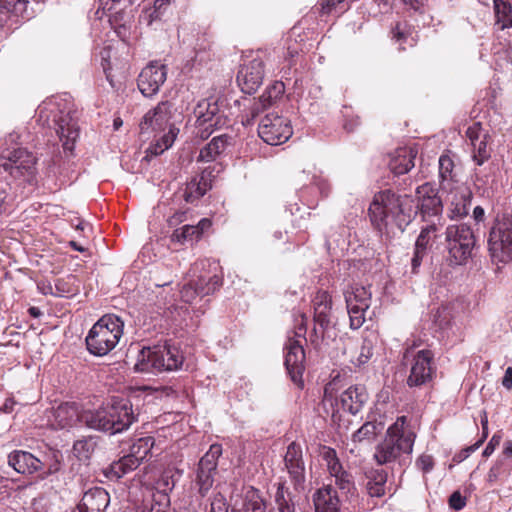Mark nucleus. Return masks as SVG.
<instances>
[{
    "mask_svg": "<svg viewBox=\"0 0 512 512\" xmlns=\"http://www.w3.org/2000/svg\"><path fill=\"white\" fill-rule=\"evenodd\" d=\"M417 205L408 195H397L391 190L376 193L369 206L368 214L375 229L389 233L393 226L403 231L418 211L423 217L438 216L443 206L436 189L429 183L416 190Z\"/></svg>",
    "mask_w": 512,
    "mask_h": 512,
    "instance_id": "nucleus-1",
    "label": "nucleus"
},
{
    "mask_svg": "<svg viewBox=\"0 0 512 512\" xmlns=\"http://www.w3.org/2000/svg\"><path fill=\"white\" fill-rule=\"evenodd\" d=\"M47 425L53 429H65L74 426L78 421L87 427L109 432L120 433L135 421L132 404L128 399L112 398L111 402L96 410L80 413L76 403L63 402L57 407L46 411Z\"/></svg>",
    "mask_w": 512,
    "mask_h": 512,
    "instance_id": "nucleus-2",
    "label": "nucleus"
},
{
    "mask_svg": "<svg viewBox=\"0 0 512 512\" xmlns=\"http://www.w3.org/2000/svg\"><path fill=\"white\" fill-rule=\"evenodd\" d=\"M416 434L407 424V417L400 416L391 425L385 438L376 446L374 458L379 465L399 460L413 451Z\"/></svg>",
    "mask_w": 512,
    "mask_h": 512,
    "instance_id": "nucleus-3",
    "label": "nucleus"
},
{
    "mask_svg": "<svg viewBox=\"0 0 512 512\" xmlns=\"http://www.w3.org/2000/svg\"><path fill=\"white\" fill-rule=\"evenodd\" d=\"M183 361L182 353L175 346L143 347L138 353L134 370L141 373L174 371L181 368Z\"/></svg>",
    "mask_w": 512,
    "mask_h": 512,
    "instance_id": "nucleus-4",
    "label": "nucleus"
},
{
    "mask_svg": "<svg viewBox=\"0 0 512 512\" xmlns=\"http://www.w3.org/2000/svg\"><path fill=\"white\" fill-rule=\"evenodd\" d=\"M123 326V321L116 315L102 316L86 337L88 351L96 356L107 355L119 343L123 335Z\"/></svg>",
    "mask_w": 512,
    "mask_h": 512,
    "instance_id": "nucleus-5",
    "label": "nucleus"
},
{
    "mask_svg": "<svg viewBox=\"0 0 512 512\" xmlns=\"http://www.w3.org/2000/svg\"><path fill=\"white\" fill-rule=\"evenodd\" d=\"M476 237L472 228L465 224H452L445 230V259L450 266L465 265L472 257Z\"/></svg>",
    "mask_w": 512,
    "mask_h": 512,
    "instance_id": "nucleus-6",
    "label": "nucleus"
},
{
    "mask_svg": "<svg viewBox=\"0 0 512 512\" xmlns=\"http://www.w3.org/2000/svg\"><path fill=\"white\" fill-rule=\"evenodd\" d=\"M172 105L169 102H161L155 108L149 110L140 123L142 133L150 131H163L169 127L167 134L161 140L150 146L148 153L157 156L170 148L175 141L178 129L170 124Z\"/></svg>",
    "mask_w": 512,
    "mask_h": 512,
    "instance_id": "nucleus-7",
    "label": "nucleus"
},
{
    "mask_svg": "<svg viewBox=\"0 0 512 512\" xmlns=\"http://www.w3.org/2000/svg\"><path fill=\"white\" fill-rule=\"evenodd\" d=\"M196 134L207 139L215 129L226 124V118L220 114L217 101L213 98L202 99L193 110Z\"/></svg>",
    "mask_w": 512,
    "mask_h": 512,
    "instance_id": "nucleus-8",
    "label": "nucleus"
},
{
    "mask_svg": "<svg viewBox=\"0 0 512 512\" xmlns=\"http://www.w3.org/2000/svg\"><path fill=\"white\" fill-rule=\"evenodd\" d=\"M488 247L490 255L498 262L512 261V220L503 217L491 228Z\"/></svg>",
    "mask_w": 512,
    "mask_h": 512,
    "instance_id": "nucleus-9",
    "label": "nucleus"
},
{
    "mask_svg": "<svg viewBox=\"0 0 512 512\" xmlns=\"http://www.w3.org/2000/svg\"><path fill=\"white\" fill-rule=\"evenodd\" d=\"M265 75L264 57L260 52L245 56L237 73V83L242 92L253 94L261 86Z\"/></svg>",
    "mask_w": 512,
    "mask_h": 512,
    "instance_id": "nucleus-10",
    "label": "nucleus"
},
{
    "mask_svg": "<svg viewBox=\"0 0 512 512\" xmlns=\"http://www.w3.org/2000/svg\"><path fill=\"white\" fill-rule=\"evenodd\" d=\"M301 491L290 490L286 482H279L274 494L276 512H295V499ZM246 512H267L263 499L256 493L248 496L245 504Z\"/></svg>",
    "mask_w": 512,
    "mask_h": 512,
    "instance_id": "nucleus-11",
    "label": "nucleus"
},
{
    "mask_svg": "<svg viewBox=\"0 0 512 512\" xmlns=\"http://www.w3.org/2000/svg\"><path fill=\"white\" fill-rule=\"evenodd\" d=\"M344 297L350 318V327L358 329L365 321V312L371 302V292L366 287L355 284L344 291Z\"/></svg>",
    "mask_w": 512,
    "mask_h": 512,
    "instance_id": "nucleus-12",
    "label": "nucleus"
},
{
    "mask_svg": "<svg viewBox=\"0 0 512 512\" xmlns=\"http://www.w3.org/2000/svg\"><path fill=\"white\" fill-rule=\"evenodd\" d=\"M222 454V446L212 444L205 455L200 459L196 472V485L201 496H205L214 483L217 471L218 458Z\"/></svg>",
    "mask_w": 512,
    "mask_h": 512,
    "instance_id": "nucleus-13",
    "label": "nucleus"
},
{
    "mask_svg": "<svg viewBox=\"0 0 512 512\" xmlns=\"http://www.w3.org/2000/svg\"><path fill=\"white\" fill-rule=\"evenodd\" d=\"M258 134L267 144L280 145L291 137L292 129L285 118L267 114L259 124Z\"/></svg>",
    "mask_w": 512,
    "mask_h": 512,
    "instance_id": "nucleus-14",
    "label": "nucleus"
},
{
    "mask_svg": "<svg viewBox=\"0 0 512 512\" xmlns=\"http://www.w3.org/2000/svg\"><path fill=\"white\" fill-rule=\"evenodd\" d=\"M435 373L433 353L426 349L420 350L416 353L411 363L407 385L411 388L426 385L432 381Z\"/></svg>",
    "mask_w": 512,
    "mask_h": 512,
    "instance_id": "nucleus-15",
    "label": "nucleus"
},
{
    "mask_svg": "<svg viewBox=\"0 0 512 512\" xmlns=\"http://www.w3.org/2000/svg\"><path fill=\"white\" fill-rule=\"evenodd\" d=\"M36 158L26 149H15L7 156L6 162L1 167L14 178L24 177L31 181L35 172Z\"/></svg>",
    "mask_w": 512,
    "mask_h": 512,
    "instance_id": "nucleus-16",
    "label": "nucleus"
},
{
    "mask_svg": "<svg viewBox=\"0 0 512 512\" xmlns=\"http://www.w3.org/2000/svg\"><path fill=\"white\" fill-rule=\"evenodd\" d=\"M166 77V66L160 62L152 61L142 69L138 77V88L144 96L151 97L159 91Z\"/></svg>",
    "mask_w": 512,
    "mask_h": 512,
    "instance_id": "nucleus-17",
    "label": "nucleus"
},
{
    "mask_svg": "<svg viewBox=\"0 0 512 512\" xmlns=\"http://www.w3.org/2000/svg\"><path fill=\"white\" fill-rule=\"evenodd\" d=\"M285 366L291 380L299 387L303 385L305 370V352L302 344L295 339H289L285 346Z\"/></svg>",
    "mask_w": 512,
    "mask_h": 512,
    "instance_id": "nucleus-18",
    "label": "nucleus"
},
{
    "mask_svg": "<svg viewBox=\"0 0 512 512\" xmlns=\"http://www.w3.org/2000/svg\"><path fill=\"white\" fill-rule=\"evenodd\" d=\"M56 124V131L62 143L64 152L69 153V155H73L75 143L80 135V129L75 112L68 111L66 114L61 115L56 120Z\"/></svg>",
    "mask_w": 512,
    "mask_h": 512,
    "instance_id": "nucleus-19",
    "label": "nucleus"
},
{
    "mask_svg": "<svg viewBox=\"0 0 512 512\" xmlns=\"http://www.w3.org/2000/svg\"><path fill=\"white\" fill-rule=\"evenodd\" d=\"M8 464L17 473L31 475L43 469V462L28 451L15 450L8 455Z\"/></svg>",
    "mask_w": 512,
    "mask_h": 512,
    "instance_id": "nucleus-20",
    "label": "nucleus"
},
{
    "mask_svg": "<svg viewBox=\"0 0 512 512\" xmlns=\"http://www.w3.org/2000/svg\"><path fill=\"white\" fill-rule=\"evenodd\" d=\"M332 306L331 297L326 291H319L313 298L314 321L319 326L314 327L316 335H323V329L329 323V314Z\"/></svg>",
    "mask_w": 512,
    "mask_h": 512,
    "instance_id": "nucleus-21",
    "label": "nucleus"
},
{
    "mask_svg": "<svg viewBox=\"0 0 512 512\" xmlns=\"http://www.w3.org/2000/svg\"><path fill=\"white\" fill-rule=\"evenodd\" d=\"M418 150L415 147L398 148L391 157L389 167L396 175L408 173L414 166Z\"/></svg>",
    "mask_w": 512,
    "mask_h": 512,
    "instance_id": "nucleus-22",
    "label": "nucleus"
},
{
    "mask_svg": "<svg viewBox=\"0 0 512 512\" xmlns=\"http://www.w3.org/2000/svg\"><path fill=\"white\" fill-rule=\"evenodd\" d=\"M448 216L451 219L461 218L468 214L471 205L472 192L466 187H458L450 193Z\"/></svg>",
    "mask_w": 512,
    "mask_h": 512,
    "instance_id": "nucleus-23",
    "label": "nucleus"
},
{
    "mask_svg": "<svg viewBox=\"0 0 512 512\" xmlns=\"http://www.w3.org/2000/svg\"><path fill=\"white\" fill-rule=\"evenodd\" d=\"M313 502L315 512H340V500L331 485L318 489L313 495Z\"/></svg>",
    "mask_w": 512,
    "mask_h": 512,
    "instance_id": "nucleus-24",
    "label": "nucleus"
},
{
    "mask_svg": "<svg viewBox=\"0 0 512 512\" xmlns=\"http://www.w3.org/2000/svg\"><path fill=\"white\" fill-rule=\"evenodd\" d=\"M211 225V220L208 218L201 219L196 225H184L181 229L173 231L170 237L171 242L184 244L189 241H198Z\"/></svg>",
    "mask_w": 512,
    "mask_h": 512,
    "instance_id": "nucleus-25",
    "label": "nucleus"
},
{
    "mask_svg": "<svg viewBox=\"0 0 512 512\" xmlns=\"http://www.w3.org/2000/svg\"><path fill=\"white\" fill-rule=\"evenodd\" d=\"M340 400L343 409L355 415L368 400V394L363 386H351L341 394Z\"/></svg>",
    "mask_w": 512,
    "mask_h": 512,
    "instance_id": "nucleus-26",
    "label": "nucleus"
},
{
    "mask_svg": "<svg viewBox=\"0 0 512 512\" xmlns=\"http://www.w3.org/2000/svg\"><path fill=\"white\" fill-rule=\"evenodd\" d=\"M379 343L380 337L378 332L374 330L366 331L363 334L362 343L359 348L358 355L352 359V362L357 366H361L368 363V361L374 355L375 350L378 348Z\"/></svg>",
    "mask_w": 512,
    "mask_h": 512,
    "instance_id": "nucleus-27",
    "label": "nucleus"
},
{
    "mask_svg": "<svg viewBox=\"0 0 512 512\" xmlns=\"http://www.w3.org/2000/svg\"><path fill=\"white\" fill-rule=\"evenodd\" d=\"M230 137L227 135H220L214 137L205 147L200 150L198 160L203 162L214 161L217 156L225 151L229 143Z\"/></svg>",
    "mask_w": 512,
    "mask_h": 512,
    "instance_id": "nucleus-28",
    "label": "nucleus"
},
{
    "mask_svg": "<svg viewBox=\"0 0 512 512\" xmlns=\"http://www.w3.org/2000/svg\"><path fill=\"white\" fill-rule=\"evenodd\" d=\"M285 467L295 491H303L306 480L303 457L286 464Z\"/></svg>",
    "mask_w": 512,
    "mask_h": 512,
    "instance_id": "nucleus-29",
    "label": "nucleus"
},
{
    "mask_svg": "<svg viewBox=\"0 0 512 512\" xmlns=\"http://www.w3.org/2000/svg\"><path fill=\"white\" fill-rule=\"evenodd\" d=\"M387 473L383 470H374L370 472L367 482V491L372 497H381L385 494V484Z\"/></svg>",
    "mask_w": 512,
    "mask_h": 512,
    "instance_id": "nucleus-30",
    "label": "nucleus"
},
{
    "mask_svg": "<svg viewBox=\"0 0 512 512\" xmlns=\"http://www.w3.org/2000/svg\"><path fill=\"white\" fill-rule=\"evenodd\" d=\"M383 423L377 421H366L357 431L352 435L354 443H360L365 440H373L378 433L383 430Z\"/></svg>",
    "mask_w": 512,
    "mask_h": 512,
    "instance_id": "nucleus-31",
    "label": "nucleus"
},
{
    "mask_svg": "<svg viewBox=\"0 0 512 512\" xmlns=\"http://www.w3.org/2000/svg\"><path fill=\"white\" fill-rule=\"evenodd\" d=\"M494 13L496 17V23L500 25V28L507 29L512 28V6L508 1L505 0H494Z\"/></svg>",
    "mask_w": 512,
    "mask_h": 512,
    "instance_id": "nucleus-32",
    "label": "nucleus"
},
{
    "mask_svg": "<svg viewBox=\"0 0 512 512\" xmlns=\"http://www.w3.org/2000/svg\"><path fill=\"white\" fill-rule=\"evenodd\" d=\"M55 289L56 295L61 297H70L79 292L80 281L75 275H68L56 280Z\"/></svg>",
    "mask_w": 512,
    "mask_h": 512,
    "instance_id": "nucleus-33",
    "label": "nucleus"
},
{
    "mask_svg": "<svg viewBox=\"0 0 512 512\" xmlns=\"http://www.w3.org/2000/svg\"><path fill=\"white\" fill-rule=\"evenodd\" d=\"M141 462L135 457V455L129 453L128 455L123 456L116 462H113L111 465L112 472L117 477H122L123 475L135 470L139 467Z\"/></svg>",
    "mask_w": 512,
    "mask_h": 512,
    "instance_id": "nucleus-34",
    "label": "nucleus"
},
{
    "mask_svg": "<svg viewBox=\"0 0 512 512\" xmlns=\"http://www.w3.org/2000/svg\"><path fill=\"white\" fill-rule=\"evenodd\" d=\"M209 189L207 181L202 176L199 180L192 179L188 184L185 191V200L193 202L195 199L202 197Z\"/></svg>",
    "mask_w": 512,
    "mask_h": 512,
    "instance_id": "nucleus-35",
    "label": "nucleus"
},
{
    "mask_svg": "<svg viewBox=\"0 0 512 512\" xmlns=\"http://www.w3.org/2000/svg\"><path fill=\"white\" fill-rule=\"evenodd\" d=\"M154 439L150 436L137 439L130 447V453L142 463L150 453Z\"/></svg>",
    "mask_w": 512,
    "mask_h": 512,
    "instance_id": "nucleus-36",
    "label": "nucleus"
},
{
    "mask_svg": "<svg viewBox=\"0 0 512 512\" xmlns=\"http://www.w3.org/2000/svg\"><path fill=\"white\" fill-rule=\"evenodd\" d=\"M490 139H485L472 144V158L474 162L481 166L491 157V149L489 148Z\"/></svg>",
    "mask_w": 512,
    "mask_h": 512,
    "instance_id": "nucleus-37",
    "label": "nucleus"
},
{
    "mask_svg": "<svg viewBox=\"0 0 512 512\" xmlns=\"http://www.w3.org/2000/svg\"><path fill=\"white\" fill-rule=\"evenodd\" d=\"M437 236V226L435 223L426 225L420 231L415 243V247L424 251L431 245Z\"/></svg>",
    "mask_w": 512,
    "mask_h": 512,
    "instance_id": "nucleus-38",
    "label": "nucleus"
},
{
    "mask_svg": "<svg viewBox=\"0 0 512 512\" xmlns=\"http://www.w3.org/2000/svg\"><path fill=\"white\" fill-rule=\"evenodd\" d=\"M28 0H0V13L21 16L26 11Z\"/></svg>",
    "mask_w": 512,
    "mask_h": 512,
    "instance_id": "nucleus-39",
    "label": "nucleus"
},
{
    "mask_svg": "<svg viewBox=\"0 0 512 512\" xmlns=\"http://www.w3.org/2000/svg\"><path fill=\"white\" fill-rule=\"evenodd\" d=\"M163 7V0H155L154 5L145 8L140 15V22L151 26L154 22L160 20L161 8Z\"/></svg>",
    "mask_w": 512,
    "mask_h": 512,
    "instance_id": "nucleus-40",
    "label": "nucleus"
},
{
    "mask_svg": "<svg viewBox=\"0 0 512 512\" xmlns=\"http://www.w3.org/2000/svg\"><path fill=\"white\" fill-rule=\"evenodd\" d=\"M454 162L448 155H442L439 158V177L441 185L453 179Z\"/></svg>",
    "mask_w": 512,
    "mask_h": 512,
    "instance_id": "nucleus-41",
    "label": "nucleus"
},
{
    "mask_svg": "<svg viewBox=\"0 0 512 512\" xmlns=\"http://www.w3.org/2000/svg\"><path fill=\"white\" fill-rule=\"evenodd\" d=\"M466 136L470 141V145L485 139H490L488 130L482 127L480 122H474L466 130Z\"/></svg>",
    "mask_w": 512,
    "mask_h": 512,
    "instance_id": "nucleus-42",
    "label": "nucleus"
},
{
    "mask_svg": "<svg viewBox=\"0 0 512 512\" xmlns=\"http://www.w3.org/2000/svg\"><path fill=\"white\" fill-rule=\"evenodd\" d=\"M93 450L94 443L91 440H78L73 445V452L81 461L89 459Z\"/></svg>",
    "mask_w": 512,
    "mask_h": 512,
    "instance_id": "nucleus-43",
    "label": "nucleus"
},
{
    "mask_svg": "<svg viewBox=\"0 0 512 512\" xmlns=\"http://www.w3.org/2000/svg\"><path fill=\"white\" fill-rule=\"evenodd\" d=\"M321 456L326 462L329 473H337L342 466L337 458L336 451L330 447L324 446L321 450Z\"/></svg>",
    "mask_w": 512,
    "mask_h": 512,
    "instance_id": "nucleus-44",
    "label": "nucleus"
},
{
    "mask_svg": "<svg viewBox=\"0 0 512 512\" xmlns=\"http://www.w3.org/2000/svg\"><path fill=\"white\" fill-rule=\"evenodd\" d=\"M335 478V484L339 489L350 492L354 488V482L352 476L340 466L337 473H330Z\"/></svg>",
    "mask_w": 512,
    "mask_h": 512,
    "instance_id": "nucleus-45",
    "label": "nucleus"
},
{
    "mask_svg": "<svg viewBox=\"0 0 512 512\" xmlns=\"http://www.w3.org/2000/svg\"><path fill=\"white\" fill-rule=\"evenodd\" d=\"M202 281H204V276L198 279V291L201 295H209L221 285V278L218 275L209 277L206 286H202Z\"/></svg>",
    "mask_w": 512,
    "mask_h": 512,
    "instance_id": "nucleus-46",
    "label": "nucleus"
},
{
    "mask_svg": "<svg viewBox=\"0 0 512 512\" xmlns=\"http://www.w3.org/2000/svg\"><path fill=\"white\" fill-rule=\"evenodd\" d=\"M274 98H268V92H264L257 101L253 103L250 108L251 118L254 119L257 117L260 112L266 109L268 106L272 104Z\"/></svg>",
    "mask_w": 512,
    "mask_h": 512,
    "instance_id": "nucleus-47",
    "label": "nucleus"
},
{
    "mask_svg": "<svg viewBox=\"0 0 512 512\" xmlns=\"http://www.w3.org/2000/svg\"><path fill=\"white\" fill-rule=\"evenodd\" d=\"M302 456V448L296 442H292L288 445L286 454L284 456V463L289 464L292 461H295Z\"/></svg>",
    "mask_w": 512,
    "mask_h": 512,
    "instance_id": "nucleus-48",
    "label": "nucleus"
},
{
    "mask_svg": "<svg viewBox=\"0 0 512 512\" xmlns=\"http://www.w3.org/2000/svg\"><path fill=\"white\" fill-rule=\"evenodd\" d=\"M209 512H227L226 500L220 493L214 495Z\"/></svg>",
    "mask_w": 512,
    "mask_h": 512,
    "instance_id": "nucleus-49",
    "label": "nucleus"
},
{
    "mask_svg": "<svg viewBox=\"0 0 512 512\" xmlns=\"http://www.w3.org/2000/svg\"><path fill=\"white\" fill-rule=\"evenodd\" d=\"M181 295L186 302L192 301L196 295H201V293L198 291V281L195 283V285H185L181 290Z\"/></svg>",
    "mask_w": 512,
    "mask_h": 512,
    "instance_id": "nucleus-50",
    "label": "nucleus"
},
{
    "mask_svg": "<svg viewBox=\"0 0 512 512\" xmlns=\"http://www.w3.org/2000/svg\"><path fill=\"white\" fill-rule=\"evenodd\" d=\"M466 500L459 491H455L449 497V506L454 510H461L465 507Z\"/></svg>",
    "mask_w": 512,
    "mask_h": 512,
    "instance_id": "nucleus-51",
    "label": "nucleus"
},
{
    "mask_svg": "<svg viewBox=\"0 0 512 512\" xmlns=\"http://www.w3.org/2000/svg\"><path fill=\"white\" fill-rule=\"evenodd\" d=\"M265 91L268 92V98H274L276 100L284 93L285 86L283 82L276 81L271 86H269Z\"/></svg>",
    "mask_w": 512,
    "mask_h": 512,
    "instance_id": "nucleus-52",
    "label": "nucleus"
},
{
    "mask_svg": "<svg viewBox=\"0 0 512 512\" xmlns=\"http://www.w3.org/2000/svg\"><path fill=\"white\" fill-rule=\"evenodd\" d=\"M501 439H502V437L500 434H494L491 437L488 444L486 445L485 449L483 450V456L489 457L495 451V449L499 446Z\"/></svg>",
    "mask_w": 512,
    "mask_h": 512,
    "instance_id": "nucleus-53",
    "label": "nucleus"
},
{
    "mask_svg": "<svg viewBox=\"0 0 512 512\" xmlns=\"http://www.w3.org/2000/svg\"><path fill=\"white\" fill-rule=\"evenodd\" d=\"M417 466L423 471V472H429L432 470L434 466V461L432 456L430 455H421L417 460Z\"/></svg>",
    "mask_w": 512,
    "mask_h": 512,
    "instance_id": "nucleus-54",
    "label": "nucleus"
},
{
    "mask_svg": "<svg viewBox=\"0 0 512 512\" xmlns=\"http://www.w3.org/2000/svg\"><path fill=\"white\" fill-rule=\"evenodd\" d=\"M425 254H426V251L418 249V248L415 247L414 255H413V258L411 260L413 272H416V269L421 265L422 260H423V258L425 256Z\"/></svg>",
    "mask_w": 512,
    "mask_h": 512,
    "instance_id": "nucleus-55",
    "label": "nucleus"
},
{
    "mask_svg": "<svg viewBox=\"0 0 512 512\" xmlns=\"http://www.w3.org/2000/svg\"><path fill=\"white\" fill-rule=\"evenodd\" d=\"M186 220V212L185 211H177L168 219V225L173 227L176 226Z\"/></svg>",
    "mask_w": 512,
    "mask_h": 512,
    "instance_id": "nucleus-56",
    "label": "nucleus"
},
{
    "mask_svg": "<svg viewBox=\"0 0 512 512\" xmlns=\"http://www.w3.org/2000/svg\"><path fill=\"white\" fill-rule=\"evenodd\" d=\"M502 385L507 389H511V387H512V367H508L506 369L504 377L502 379Z\"/></svg>",
    "mask_w": 512,
    "mask_h": 512,
    "instance_id": "nucleus-57",
    "label": "nucleus"
},
{
    "mask_svg": "<svg viewBox=\"0 0 512 512\" xmlns=\"http://www.w3.org/2000/svg\"><path fill=\"white\" fill-rule=\"evenodd\" d=\"M320 193L326 197L328 196L329 192H330V186L329 184L327 183V181L323 180V179H320L318 180V182L316 183Z\"/></svg>",
    "mask_w": 512,
    "mask_h": 512,
    "instance_id": "nucleus-58",
    "label": "nucleus"
},
{
    "mask_svg": "<svg viewBox=\"0 0 512 512\" xmlns=\"http://www.w3.org/2000/svg\"><path fill=\"white\" fill-rule=\"evenodd\" d=\"M485 217V211L481 206H476L473 210V219L476 222H482Z\"/></svg>",
    "mask_w": 512,
    "mask_h": 512,
    "instance_id": "nucleus-59",
    "label": "nucleus"
},
{
    "mask_svg": "<svg viewBox=\"0 0 512 512\" xmlns=\"http://www.w3.org/2000/svg\"><path fill=\"white\" fill-rule=\"evenodd\" d=\"M482 444H483V439H479L475 444H473V445L469 446L468 448H466L463 451L464 452L463 458L468 457L471 453L476 451Z\"/></svg>",
    "mask_w": 512,
    "mask_h": 512,
    "instance_id": "nucleus-60",
    "label": "nucleus"
},
{
    "mask_svg": "<svg viewBox=\"0 0 512 512\" xmlns=\"http://www.w3.org/2000/svg\"><path fill=\"white\" fill-rule=\"evenodd\" d=\"M403 2L413 10H418L423 6V0H403Z\"/></svg>",
    "mask_w": 512,
    "mask_h": 512,
    "instance_id": "nucleus-61",
    "label": "nucleus"
},
{
    "mask_svg": "<svg viewBox=\"0 0 512 512\" xmlns=\"http://www.w3.org/2000/svg\"><path fill=\"white\" fill-rule=\"evenodd\" d=\"M306 333V317L304 315L301 316V323L298 326V330L295 333L296 336L301 337Z\"/></svg>",
    "mask_w": 512,
    "mask_h": 512,
    "instance_id": "nucleus-62",
    "label": "nucleus"
},
{
    "mask_svg": "<svg viewBox=\"0 0 512 512\" xmlns=\"http://www.w3.org/2000/svg\"><path fill=\"white\" fill-rule=\"evenodd\" d=\"M15 405V401L12 399H7L3 406L0 408V410L4 411L5 413H10L13 411Z\"/></svg>",
    "mask_w": 512,
    "mask_h": 512,
    "instance_id": "nucleus-63",
    "label": "nucleus"
},
{
    "mask_svg": "<svg viewBox=\"0 0 512 512\" xmlns=\"http://www.w3.org/2000/svg\"><path fill=\"white\" fill-rule=\"evenodd\" d=\"M503 454L507 457H512V441L505 442Z\"/></svg>",
    "mask_w": 512,
    "mask_h": 512,
    "instance_id": "nucleus-64",
    "label": "nucleus"
}]
</instances>
